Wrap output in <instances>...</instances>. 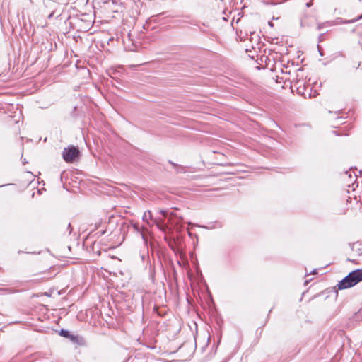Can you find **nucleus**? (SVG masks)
I'll use <instances>...</instances> for the list:
<instances>
[{"instance_id": "1", "label": "nucleus", "mask_w": 362, "mask_h": 362, "mask_svg": "<svg viewBox=\"0 0 362 362\" xmlns=\"http://www.w3.org/2000/svg\"><path fill=\"white\" fill-rule=\"evenodd\" d=\"M362 281V269H356L350 272L337 284V288L339 290L346 289L354 286L358 283Z\"/></svg>"}, {"instance_id": "2", "label": "nucleus", "mask_w": 362, "mask_h": 362, "mask_svg": "<svg viewBox=\"0 0 362 362\" xmlns=\"http://www.w3.org/2000/svg\"><path fill=\"white\" fill-rule=\"evenodd\" d=\"M79 155V151L75 146H70L64 148L62 152L63 159L66 163H72Z\"/></svg>"}, {"instance_id": "3", "label": "nucleus", "mask_w": 362, "mask_h": 362, "mask_svg": "<svg viewBox=\"0 0 362 362\" xmlns=\"http://www.w3.org/2000/svg\"><path fill=\"white\" fill-rule=\"evenodd\" d=\"M44 4L45 6V8L47 10V11L49 12L47 18L49 19H51L55 14L57 8L59 6V4L53 0H45L44 1Z\"/></svg>"}, {"instance_id": "4", "label": "nucleus", "mask_w": 362, "mask_h": 362, "mask_svg": "<svg viewBox=\"0 0 362 362\" xmlns=\"http://www.w3.org/2000/svg\"><path fill=\"white\" fill-rule=\"evenodd\" d=\"M361 18H362V14L361 16H359L358 17H357L356 18H354V19H351V20L344 21L341 18H337L334 21L330 22L329 24H330V25H339V24L353 23H355V22H356L357 21H358V20H360Z\"/></svg>"}, {"instance_id": "5", "label": "nucleus", "mask_w": 362, "mask_h": 362, "mask_svg": "<svg viewBox=\"0 0 362 362\" xmlns=\"http://www.w3.org/2000/svg\"><path fill=\"white\" fill-rule=\"evenodd\" d=\"M69 339L73 343L78 344L79 345H82L83 344V339L79 336L71 334V336H69Z\"/></svg>"}, {"instance_id": "6", "label": "nucleus", "mask_w": 362, "mask_h": 362, "mask_svg": "<svg viewBox=\"0 0 362 362\" xmlns=\"http://www.w3.org/2000/svg\"><path fill=\"white\" fill-rule=\"evenodd\" d=\"M151 217V213L150 211H147L144 212V214L143 216V220L148 223V218Z\"/></svg>"}, {"instance_id": "7", "label": "nucleus", "mask_w": 362, "mask_h": 362, "mask_svg": "<svg viewBox=\"0 0 362 362\" xmlns=\"http://www.w3.org/2000/svg\"><path fill=\"white\" fill-rule=\"evenodd\" d=\"M59 334L64 337L69 338L71 336L70 332L68 330L61 329Z\"/></svg>"}, {"instance_id": "8", "label": "nucleus", "mask_w": 362, "mask_h": 362, "mask_svg": "<svg viewBox=\"0 0 362 362\" xmlns=\"http://www.w3.org/2000/svg\"><path fill=\"white\" fill-rule=\"evenodd\" d=\"M312 5H313V1H310V2L306 4V6L308 8L310 7Z\"/></svg>"}, {"instance_id": "9", "label": "nucleus", "mask_w": 362, "mask_h": 362, "mask_svg": "<svg viewBox=\"0 0 362 362\" xmlns=\"http://www.w3.org/2000/svg\"><path fill=\"white\" fill-rule=\"evenodd\" d=\"M134 228L135 230L139 231V228H138V226L136 224H134Z\"/></svg>"}, {"instance_id": "10", "label": "nucleus", "mask_w": 362, "mask_h": 362, "mask_svg": "<svg viewBox=\"0 0 362 362\" xmlns=\"http://www.w3.org/2000/svg\"><path fill=\"white\" fill-rule=\"evenodd\" d=\"M68 228L70 229V231H69V233H71V224L69 223V226H68Z\"/></svg>"}, {"instance_id": "11", "label": "nucleus", "mask_w": 362, "mask_h": 362, "mask_svg": "<svg viewBox=\"0 0 362 362\" xmlns=\"http://www.w3.org/2000/svg\"><path fill=\"white\" fill-rule=\"evenodd\" d=\"M315 271H316V270H315V269H314V270L312 272V274H315V273H316V272H315Z\"/></svg>"}]
</instances>
